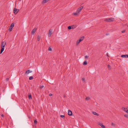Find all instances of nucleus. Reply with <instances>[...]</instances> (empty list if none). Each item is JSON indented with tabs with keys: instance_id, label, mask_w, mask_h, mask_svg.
<instances>
[{
	"instance_id": "14",
	"label": "nucleus",
	"mask_w": 128,
	"mask_h": 128,
	"mask_svg": "<svg viewBox=\"0 0 128 128\" xmlns=\"http://www.w3.org/2000/svg\"><path fill=\"white\" fill-rule=\"evenodd\" d=\"M92 114L94 115H96V116H98V114L96 113V112H92Z\"/></svg>"
},
{
	"instance_id": "22",
	"label": "nucleus",
	"mask_w": 128,
	"mask_h": 128,
	"mask_svg": "<svg viewBox=\"0 0 128 128\" xmlns=\"http://www.w3.org/2000/svg\"><path fill=\"white\" fill-rule=\"evenodd\" d=\"M82 80L83 82H85V78H82Z\"/></svg>"
},
{
	"instance_id": "35",
	"label": "nucleus",
	"mask_w": 128,
	"mask_h": 128,
	"mask_svg": "<svg viewBox=\"0 0 128 128\" xmlns=\"http://www.w3.org/2000/svg\"><path fill=\"white\" fill-rule=\"evenodd\" d=\"M52 96V94H49V96Z\"/></svg>"
},
{
	"instance_id": "33",
	"label": "nucleus",
	"mask_w": 128,
	"mask_h": 128,
	"mask_svg": "<svg viewBox=\"0 0 128 128\" xmlns=\"http://www.w3.org/2000/svg\"><path fill=\"white\" fill-rule=\"evenodd\" d=\"M125 31L126 30H123L122 31V32L123 33H124L125 32Z\"/></svg>"
},
{
	"instance_id": "23",
	"label": "nucleus",
	"mask_w": 128,
	"mask_h": 128,
	"mask_svg": "<svg viewBox=\"0 0 128 128\" xmlns=\"http://www.w3.org/2000/svg\"><path fill=\"white\" fill-rule=\"evenodd\" d=\"M33 77L32 76H31L29 78V79L30 80H31L32 79H33Z\"/></svg>"
},
{
	"instance_id": "17",
	"label": "nucleus",
	"mask_w": 128,
	"mask_h": 128,
	"mask_svg": "<svg viewBox=\"0 0 128 128\" xmlns=\"http://www.w3.org/2000/svg\"><path fill=\"white\" fill-rule=\"evenodd\" d=\"M108 70H110L111 69V68L109 64L108 65Z\"/></svg>"
},
{
	"instance_id": "3",
	"label": "nucleus",
	"mask_w": 128,
	"mask_h": 128,
	"mask_svg": "<svg viewBox=\"0 0 128 128\" xmlns=\"http://www.w3.org/2000/svg\"><path fill=\"white\" fill-rule=\"evenodd\" d=\"M114 19L113 18H106L105 20L106 22H112L114 21Z\"/></svg>"
},
{
	"instance_id": "27",
	"label": "nucleus",
	"mask_w": 128,
	"mask_h": 128,
	"mask_svg": "<svg viewBox=\"0 0 128 128\" xmlns=\"http://www.w3.org/2000/svg\"><path fill=\"white\" fill-rule=\"evenodd\" d=\"M111 125L112 126H115V124L114 123V122H112L111 124Z\"/></svg>"
},
{
	"instance_id": "1",
	"label": "nucleus",
	"mask_w": 128,
	"mask_h": 128,
	"mask_svg": "<svg viewBox=\"0 0 128 128\" xmlns=\"http://www.w3.org/2000/svg\"><path fill=\"white\" fill-rule=\"evenodd\" d=\"M83 6H81L77 8L76 11V12H74L72 14V15L75 16H78L80 14V13L83 8Z\"/></svg>"
},
{
	"instance_id": "28",
	"label": "nucleus",
	"mask_w": 128,
	"mask_h": 128,
	"mask_svg": "<svg viewBox=\"0 0 128 128\" xmlns=\"http://www.w3.org/2000/svg\"><path fill=\"white\" fill-rule=\"evenodd\" d=\"M44 87V86L43 85L41 86H40V88L41 89L43 88Z\"/></svg>"
},
{
	"instance_id": "11",
	"label": "nucleus",
	"mask_w": 128,
	"mask_h": 128,
	"mask_svg": "<svg viewBox=\"0 0 128 128\" xmlns=\"http://www.w3.org/2000/svg\"><path fill=\"white\" fill-rule=\"evenodd\" d=\"M121 56L122 58H126L128 57V54L122 55Z\"/></svg>"
},
{
	"instance_id": "12",
	"label": "nucleus",
	"mask_w": 128,
	"mask_h": 128,
	"mask_svg": "<svg viewBox=\"0 0 128 128\" xmlns=\"http://www.w3.org/2000/svg\"><path fill=\"white\" fill-rule=\"evenodd\" d=\"M32 72V71H30V70H28L25 73L26 74H28L30 73H31Z\"/></svg>"
},
{
	"instance_id": "8",
	"label": "nucleus",
	"mask_w": 128,
	"mask_h": 128,
	"mask_svg": "<svg viewBox=\"0 0 128 128\" xmlns=\"http://www.w3.org/2000/svg\"><path fill=\"white\" fill-rule=\"evenodd\" d=\"M36 30V28H34L32 31L31 34L32 35H34V33H35Z\"/></svg>"
},
{
	"instance_id": "25",
	"label": "nucleus",
	"mask_w": 128,
	"mask_h": 128,
	"mask_svg": "<svg viewBox=\"0 0 128 128\" xmlns=\"http://www.w3.org/2000/svg\"><path fill=\"white\" fill-rule=\"evenodd\" d=\"M98 124L100 126H102V124H102V123H100V122H98Z\"/></svg>"
},
{
	"instance_id": "18",
	"label": "nucleus",
	"mask_w": 128,
	"mask_h": 128,
	"mask_svg": "<svg viewBox=\"0 0 128 128\" xmlns=\"http://www.w3.org/2000/svg\"><path fill=\"white\" fill-rule=\"evenodd\" d=\"M87 64V62L86 61H85L84 62L83 64L84 65H86Z\"/></svg>"
},
{
	"instance_id": "7",
	"label": "nucleus",
	"mask_w": 128,
	"mask_h": 128,
	"mask_svg": "<svg viewBox=\"0 0 128 128\" xmlns=\"http://www.w3.org/2000/svg\"><path fill=\"white\" fill-rule=\"evenodd\" d=\"M122 109L124 112L128 113V108L123 107L122 108Z\"/></svg>"
},
{
	"instance_id": "30",
	"label": "nucleus",
	"mask_w": 128,
	"mask_h": 128,
	"mask_svg": "<svg viewBox=\"0 0 128 128\" xmlns=\"http://www.w3.org/2000/svg\"><path fill=\"white\" fill-rule=\"evenodd\" d=\"M101 127H102V128H105V126L103 125V124H102V126H101Z\"/></svg>"
},
{
	"instance_id": "10",
	"label": "nucleus",
	"mask_w": 128,
	"mask_h": 128,
	"mask_svg": "<svg viewBox=\"0 0 128 128\" xmlns=\"http://www.w3.org/2000/svg\"><path fill=\"white\" fill-rule=\"evenodd\" d=\"M72 112L70 110H68V114L70 116H71L72 115Z\"/></svg>"
},
{
	"instance_id": "29",
	"label": "nucleus",
	"mask_w": 128,
	"mask_h": 128,
	"mask_svg": "<svg viewBox=\"0 0 128 128\" xmlns=\"http://www.w3.org/2000/svg\"><path fill=\"white\" fill-rule=\"evenodd\" d=\"M34 122L35 124H36L37 123V121L36 120H34Z\"/></svg>"
},
{
	"instance_id": "15",
	"label": "nucleus",
	"mask_w": 128,
	"mask_h": 128,
	"mask_svg": "<svg viewBox=\"0 0 128 128\" xmlns=\"http://www.w3.org/2000/svg\"><path fill=\"white\" fill-rule=\"evenodd\" d=\"M4 47L2 48V49L0 50V54H1L2 53V52L4 51Z\"/></svg>"
},
{
	"instance_id": "5",
	"label": "nucleus",
	"mask_w": 128,
	"mask_h": 128,
	"mask_svg": "<svg viewBox=\"0 0 128 128\" xmlns=\"http://www.w3.org/2000/svg\"><path fill=\"white\" fill-rule=\"evenodd\" d=\"M6 44V42H5L2 41L1 43V48L4 47L5 46Z\"/></svg>"
},
{
	"instance_id": "16",
	"label": "nucleus",
	"mask_w": 128,
	"mask_h": 128,
	"mask_svg": "<svg viewBox=\"0 0 128 128\" xmlns=\"http://www.w3.org/2000/svg\"><path fill=\"white\" fill-rule=\"evenodd\" d=\"M4 47L2 48V49L0 50V54H1L2 53V52L4 51Z\"/></svg>"
},
{
	"instance_id": "38",
	"label": "nucleus",
	"mask_w": 128,
	"mask_h": 128,
	"mask_svg": "<svg viewBox=\"0 0 128 128\" xmlns=\"http://www.w3.org/2000/svg\"><path fill=\"white\" fill-rule=\"evenodd\" d=\"M128 58V57H127Z\"/></svg>"
},
{
	"instance_id": "32",
	"label": "nucleus",
	"mask_w": 128,
	"mask_h": 128,
	"mask_svg": "<svg viewBox=\"0 0 128 128\" xmlns=\"http://www.w3.org/2000/svg\"><path fill=\"white\" fill-rule=\"evenodd\" d=\"M60 117L62 118H64V115H61L60 116Z\"/></svg>"
},
{
	"instance_id": "37",
	"label": "nucleus",
	"mask_w": 128,
	"mask_h": 128,
	"mask_svg": "<svg viewBox=\"0 0 128 128\" xmlns=\"http://www.w3.org/2000/svg\"><path fill=\"white\" fill-rule=\"evenodd\" d=\"M1 116L2 117H3L4 116V115L3 114H2L1 115Z\"/></svg>"
},
{
	"instance_id": "26",
	"label": "nucleus",
	"mask_w": 128,
	"mask_h": 128,
	"mask_svg": "<svg viewBox=\"0 0 128 128\" xmlns=\"http://www.w3.org/2000/svg\"><path fill=\"white\" fill-rule=\"evenodd\" d=\"M124 116L125 117H126L127 118H128V114H125L124 115Z\"/></svg>"
},
{
	"instance_id": "9",
	"label": "nucleus",
	"mask_w": 128,
	"mask_h": 128,
	"mask_svg": "<svg viewBox=\"0 0 128 128\" xmlns=\"http://www.w3.org/2000/svg\"><path fill=\"white\" fill-rule=\"evenodd\" d=\"M52 30H49V32H48V36L49 37H50L51 35H52Z\"/></svg>"
},
{
	"instance_id": "31",
	"label": "nucleus",
	"mask_w": 128,
	"mask_h": 128,
	"mask_svg": "<svg viewBox=\"0 0 128 128\" xmlns=\"http://www.w3.org/2000/svg\"><path fill=\"white\" fill-rule=\"evenodd\" d=\"M48 50L49 51H51L52 50V48L51 47H49L48 48Z\"/></svg>"
},
{
	"instance_id": "20",
	"label": "nucleus",
	"mask_w": 128,
	"mask_h": 128,
	"mask_svg": "<svg viewBox=\"0 0 128 128\" xmlns=\"http://www.w3.org/2000/svg\"><path fill=\"white\" fill-rule=\"evenodd\" d=\"M28 97L29 99H32V96L31 94L29 95L28 96Z\"/></svg>"
},
{
	"instance_id": "36",
	"label": "nucleus",
	"mask_w": 128,
	"mask_h": 128,
	"mask_svg": "<svg viewBox=\"0 0 128 128\" xmlns=\"http://www.w3.org/2000/svg\"><path fill=\"white\" fill-rule=\"evenodd\" d=\"M88 56H85V58H88Z\"/></svg>"
},
{
	"instance_id": "13",
	"label": "nucleus",
	"mask_w": 128,
	"mask_h": 128,
	"mask_svg": "<svg viewBox=\"0 0 128 128\" xmlns=\"http://www.w3.org/2000/svg\"><path fill=\"white\" fill-rule=\"evenodd\" d=\"M71 26L72 29H73L75 28H76V27L77 26L76 25H72Z\"/></svg>"
},
{
	"instance_id": "21",
	"label": "nucleus",
	"mask_w": 128,
	"mask_h": 128,
	"mask_svg": "<svg viewBox=\"0 0 128 128\" xmlns=\"http://www.w3.org/2000/svg\"><path fill=\"white\" fill-rule=\"evenodd\" d=\"M40 36H38V39H37L38 40V41H39L40 40Z\"/></svg>"
},
{
	"instance_id": "34",
	"label": "nucleus",
	"mask_w": 128,
	"mask_h": 128,
	"mask_svg": "<svg viewBox=\"0 0 128 128\" xmlns=\"http://www.w3.org/2000/svg\"><path fill=\"white\" fill-rule=\"evenodd\" d=\"M6 80L8 81L9 80V78H6Z\"/></svg>"
},
{
	"instance_id": "24",
	"label": "nucleus",
	"mask_w": 128,
	"mask_h": 128,
	"mask_svg": "<svg viewBox=\"0 0 128 128\" xmlns=\"http://www.w3.org/2000/svg\"><path fill=\"white\" fill-rule=\"evenodd\" d=\"M68 28L69 30H70V29H72L71 26H68Z\"/></svg>"
},
{
	"instance_id": "19",
	"label": "nucleus",
	"mask_w": 128,
	"mask_h": 128,
	"mask_svg": "<svg viewBox=\"0 0 128 128\" xmlns=\"http://www.w3.org/2000/svg\"><path fill=\"white\" fill-rule=\"evenodd\" d=\"M90 98L89 97H86L85 98L86 100H90Z\"/></svg>"
},
{
	"instance_id": "4",
	"label": "nucleus",
	"mask_w": 128,
	"mask_h": 128,
	"mask_svg": "<svg viewBox=\"0 0 128 128\" xmlns=\"http://www.w3.org/2000/svg\"><path fill=\"white\" fill-rule=\"evenodd\" d=\"M14 26V24L13 23L11 24L9 28V30L10 31H11L12 30V29Z\"/></svg>"
},
{
	"instance_id": "2",
	"label": "nucleus",
	"mask_w": 128,
	"mask_h": 128,
	"mask_svg": "<svg viewBox=\"0 0 128 128\" xmlns=\"http://www.w3.org/2000/svg\"><path fill=\"white\" fill-rule=\"evenodd\" d=\"M84 36L81 37L79 40H78L76 42V44L78 45L84 39Z\"/></svg>"
},
{
	"instance_id": "6",
	"label": "nucleus",
	"mask_w": 128,
	"mask_h": 128,
	"mask_svg": "<svg viewBox=\"0 0 128 128\" xmlns=\"http://www.w3.org/2000/svg\"><path fill=\"white\" fill-rule=\"evenodd\" d=\"M13 11L14 14H16L19 11V10L18 9H16L15 8H14V9Z\"/></svg>"
}]
</instances>
